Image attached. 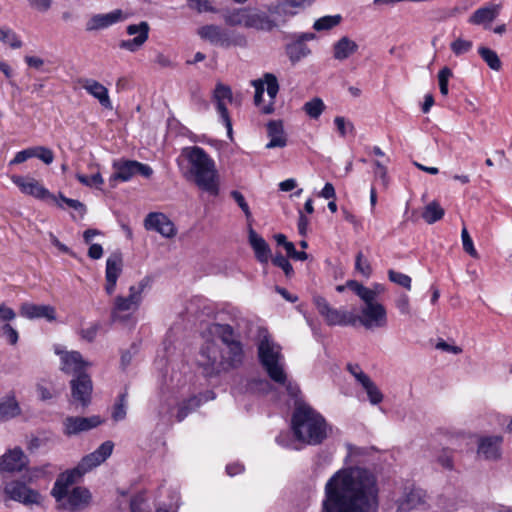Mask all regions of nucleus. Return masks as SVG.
<instances>
[{
  "label": "nucleus",
  "instance_id": "obj_20",
  "mask_svg": "<svg viewBox=\"0 0 512 512\" xmlns=\"http://www.w3.org/2000/svg\"><path fill=\"white\" fill-rule=\"evenodd\" d=\"M101 423L102 420L99 416H69L63 420V433L70 437L81 432L91 430L99 426Z\"/></svg>",
  "mask_w": 512,
  "mask_h": 512
},
{
  "label": "nucleus",
  "instance_id": "obj_43",
  "mask_svg": "<svg viewBox=\"0 0 512 512\" xmlns=\"http://www.w3.org/2000/svg\"><path fill=\"white\" fill-rule=\"evenodd\" d=\"M341 20L342 17L339 14L323 16L314 22L313 28L316 31L330 30L339 25Z\"/></svg>",
  "mask_w": 512,
  "mask_h": 512
},
{
  "label": "nucleus",
  "instance_id": "obj_1",
  "mask_svg": "<svg viewBox=\"0 0 512 512\" xmlns=\"http://www.w3.org/2000/svg\"><path fill=\"white\" fill-rule=\"evenodd\" d=\"M379 483L362 467L338 470L327 481L321 512H378Z\"/></svg>",
  "mask_w": 512,
  "mask_h": 512
},
{
  "label": "nucleus",
  "instance_id": "obj_32",
  "mask_svg": "<svg viewBox=\"0 0 512 512\" xmlns=\"http://www.w3.org/2000/svg\"><path fill=\"white\" fill-rule=\"evenodd\" d=\"M267 134L270 141L266 144L267 149L283 148L287 145V138L281 121H270L267 124Z\"/></svg>",
  "mask_w": 512,
  "mask_h": 512
},
{
  "label": "nucleus",
  "instance_id": "obj_21",
  "mask_svg": "<svg viewBox=\"0 0 512 512\" xmlns=\"http://www.w3.org/2000/svg\"><path fill=\"white\" fill-rule=\"evenodd\" d=\"M127 18L128 14L124 13L121 9H115L105 14H95L86 22V30L97 31L105 29Z\"/></svg>",
  "mask_w": 512,
  "mask_h": 512
},
{
  "label": "nucleus",
  "instance_id": "obj_6",
  "mask_svg": "<svg viewBox=\"0 0 512 512\" xmlns=\"http://www.w3.org/2000/svg\"><path fill=\"white\" fill-rule=\"evenodd\" d=\"M257 348L259 360L268 376L274 382L284 384L286 382V372L284 356L281 352L282 348L265 329L259 330Z\"/></svg>",
  "mask_w": 512,
  "mask_h": 512
},
{
  "label": "nucleus",
  "instance_id": "obj_10",
  "mask_svg": "<svg viewBox=\"0 0 512 512\" xmlns=\"http://www.w3.org/2000/svg\"><path fill=\"white\" fill-rule=\"evenodd\" d=\"M313 303L329 326H348L356 323L357 318L351 312L333 308L322 296H314Z\"/></svg>",
  "mask_w": 512,
  "mask_h": 512
},
{
  "label": "nucleus",
  "instance_id": "obj_23",
  "mask_svg": "<svg viewBox=\"0 0 512 512\" xmlns=\"http://www.w3.org/2000/svg\"><path fill=\"white\" fill-rule=\"evenodd\" d=\"M19 312L22 317L29 320L45 319L48 322L56 320V310L51 305L24 302L20 305Z\"/></svg>",
  "mask_w": 512,
  "mask_h": 512
},
{
  "label": "nucleus",
  "instance_id": "obj_47",
  "mask_svg": "<svg viewBox=\"0 0 512 512\" xmlns=\"http://www.w3.org/2000/svg\"><path fill=\"white\" fill-rule=\"evenodd\" d=\"M334 124L341 137H346L348 134H354V124L343 116H336L334 118Z\"/></svg>",
  "mask_w": 512,
  "mask_h": 512
},
{
  "label": "nucleus",
  "instance_id": "obj_16",
  "mask_svg": "<svg viewBox=\"0 0 512 512\" xmlns=\"http://www.w3.org/2000/svg\"><path fill=\"white\" fill-rule=\"evenodd\" d=\"M144 287L145 285L143 283L137 286H131L127 297L117 296L115 298L112 311L113 319H116L120 313L135 311L139 307L142 301Z\"/></svg>",
  "mask_w": 512,
  "mask_h": 512
},
{
  "label": "nucleus",
  "instance_id": "obj_37",
  "mask_svg": "<svg viewBox=\"0 0 512 512\" xmlns=\"http://www.w3.org/2000/svg\"><path fill=\"white\" fill-rule=\"evenodd\" d=\"M211 332L217 335L222 341L223 346L229 345L232 342H240L234 333L233 328L227 324H213Z\"/></svg>",
  "mask_w": 512,
  "mask_h": 512
},
{
  "label": "nucleus",
  "instance_id": "obj_19",
  "mask_svg": "<svg viewBox=\"0 0 512 512\" xmlns=\"http://www.w3.org/2000/svg\"><path fill=\"white\" fill-rule=\"evenodd\" d=\"M11 181L20 189L23 194L40 200L53 199L55 197L37 180L31 177L13 175Z\"/></svg>",
  "mask_w": 512,
  "mask_h": 512
},
{
  "label": "nucleus",
  "instance_id": "obj_58",
  "mask_svg": "<svg viewBox=\"0 0 512 512\" xmlns=\"http://www.w3.org/2000/svg\"><path fill=\"white\" fill-rule=\"evenodd\" d=\"M355 268L365 277H369L371 274L370 263L361 252L356 256Z\"/></svg>",
  "mask_w": 512,
  "mask_h": 512
},
{
  "label": "nucleus",
  "instance_id": "obj_8",
  "mask_svg": "<svg viewBox=\"0 0 512 512\" xmlns=\"http://www.w3.org/2000/svg\"><path fill=\"white\" fill-rule=\"evenodd\" d=\"M198 35L210 43L228 48L230 46H245L246 38L216 25H205L198 29Z\"/></svg>",
  "mask_w": 512,
  "mask_h": 512
},
{
  "label": "nucleus",
  "instance_id": "obj_61",
  "mask_svg": "<svg viewBox=\"0 0 512 512\" xmlns=\"http://www.w3.org/2000/svg\"><path fill=\"white\" fill-rule=\"evenodd\" d=\"M231 196L238 204V206L241 208V210L244 212L247 220H250L252 218V214L243 194L235 190L231 192Z\"/></svg>",
  "mask_w": 512,
  "mask_h": 512
},
{
  "label": "nucleus",
  "instance_id": "obj_4",
  "mask_svg": "<svg viewBox=\"0 0 512 512\" xmlns=\"http://www.w3.org/2000/svg\"><path fill=\"white\" fill-rule=\"evenodd\" d=\"M292 430L295 437L306 444H320L328 434L323 416L306 403L297 404L292 416Z\"/></svg>",
  "mask_w": 512,
  "mask_h": 512
},
{
  "label": "nucleus",
  "instance_id": "obj_51",
  "mask_svg": "<svg viewBox=\"0 0 512 512\" xmlns=\"http://www.w3.org/2000/svg\"><path fill=\"white\" fill-rule=\"evenodd\" d=\"M0 334L7 340L10 345H16L19 340L18 331L9 323L0 327Z\"/></svg>",
  "mask_w": 512,
  "mask_h": 512
},
{
  "label": "nucleus",
  "instance_id": "obj_18",
  "mask_svg": "<svg viewBox=\"0 0 512 512\" xmlns=\"http://www.w3.org/2000/svg\"><path fill=\"white\" fill-rule=\"evenodd\" d=\"M150 26L147 22L142 21L139 24H131L126 28L128 35H136L133 39L122 40L119 42L121 49L129 52L138 51L148 40Z\"/></svg>",
  "mask_w": 512,
  "mask_h": 512
},
{
  "label": "nucleus",
  "instance_id": "obj_27",
  "mask_svg": "<svg viewBox=\"0 0 512 512\" xmlns=\"http://www.w3.org/2000/svg\"><path fill=\"white\" fill-rule=\"evenodd\" d=\"M82 88L92 97L98 100L100 105L108 110L113 108L108 89L94 79H84Z\"/></svg>",
  "mask_w": 512,
  "mask_h": 512
},
{
  "label": "nucleus",
  "instance_id": "obj_5",
  "mask_svg": "<svg viewBox=\"0 0 512 512\" xmlns=\"http://www.w3.org/2000/svg\"><path fill=\"white\" fill-rule=\"evenodd\" d=\"M114 443L110 440L103 442L94 452L84 456L76 468L62 473L56 480L52 495L60 499L66 488L74 484L83 474L104 463L112 454Z\"/></svg>",
  "mask_w": 512,
  "mask_h": 512
},
{
  "label": "nucleus",
  "instance_id": "obj_22",
  "mask_svg": "<svg viewBox=\"0 0 512 512\" xmlns=\"http://www.w3.org/2000/svg\"><path fill=\"white\" fill-rule=\"evenodd\" d=\"M5 493L13 500L23 504H38L40 502V494L27 487L25 484L13 481L5 486Z\"/></svg>",
  "mask_w": 512,
  "mask_h": 512
},
{
  "label": "nucleus",
  "instance_id": "obj_39",
  "mask_svg": "<svg viewBox=\"0 0 512 512\" xmlns=\"http://www.w3.org/2000/svg\"><path fill=\"white\" fill-rule=\"evenodd\" d=\"M249 8L234 9L225 14L224 20L230 26H247Z\"/></svg>",
  "mask_w": 512,
  "mask_h": 512
},
{
  "label": "nucleus",
  "instance_id": "obj_52",
  "mask_svg": "<svg viewBox=\"0 0 512 512\" xmlns=\"http://www.w3.org/2000/svg\"><path fill=\"white\" fill-rule=\"evenodd\" d=\"M388 278L391 282L396 283L406 288L407 290L411 289V278L406 274L394 270H389Z\"/></svg>",
  "mask_w": 512,
  "mask_h": 512
},
{
  "label": "nucleus",
  "instance_id": "obj_62",
  "mask_svg": "<svg viewBox=\"0 0 512 512\" xmlns=\"http://www.w3.org/2000/svg\"><path fill=\"white\" fill-rule=\"evenodd\" d=\"M395 305L402 315H410L411 314L410 300L406 294L400 295L396 299Z\"/></svg>",
  "mask_w": 512,
  "mask_h": 512
},
{
  "label": "nucleus",
  "instance_id": "obj_33",
  "mask_svg": "<svg viewBox=\"0 0 512 512\" xmlns=\"http://www.w3.org/2000/svg\"><path fill=\"white\" fill-rule=\"evenodd\" d=\"M424 503V494L419 489H412L397 501V512H408Z\"/></svg>",
  "mask_w": 512,
  "mask_h": 512
},
{
  "label": "nucleus",
  "instance_id": "obj_29",
  "mask_svg": "<svg viewBox=\"0 0 512 512\" xmlns=\"http://www.w3.org/2000/svg\"><path fill=\"white\" fill-rule=\"evenodd\" d=\"M313 0H279V2L269 9L272 15L279 17H290L298 13L305 6L311 4Z\"/></svg>",
  "mask_w": 512,
  "mask_h": 512
},
{
  "label": "nucleus",
  "instance_id": "obj_25",
  "mask_svg": "<svg viewBox=\"0 0 512 512\" xmlns=\"http://www.w3.org/2000/svg\"><path fill=\"white\" fill-rule=\"evenodd\" d=\"M123 260L119 253L110 255L106 260L105 290L108 295H112L115 291L117 280L122 273Z\"/></svg>",
  "mask_w": 512,
  "mask_h": 512
},
{
  "label": "nucleus",
  "instance_id": "obj_11",
  "mask_svg": "<svg viewBox=\"0 0 512 512\" xmlns=\"http://www.w3.org/2000/svg\"><path fill=\"white\" fill-rule=\"evenodd\" d=\"M114 173L110 180L129 181L134 175L140 174L145 178H149L153 174V169L144 163L135 160H117L113 162Z\"/></svg>",
  "mask_w": 512,
  "mask_h": 512
},
{
  "label": "nucleus",
  "instance_id": "obj_14",
  "mask_svg": "<svg viewBox=\"0 0 512 512\" xmlns=\"http://www.w3.org/2000/svg\"><path fill=\"white\" fill-rule=\"evenodd\" d=\"M233 100L232 90L229 86L219 83L213 93V101L216 104L217 112L221 121L227 129L229 138H232V122L229 116L227 105Z\"/></svg>",
  "mask_w": 512,
  "mask_h": 512
},
{
  "label": "nucleus",
  "instance_id": "obj_57",
  "mask_svg": "<svg viewBox=\"0 0 512 512\" xmlns=\"http://www.w3.org/2000/svg\"><path fill=\"white\" fill-rule=\"evenodd\" d=\"M187 3L189 8L196 10L198 13L214 11L210 0H188Z\"/></svg>",
  "mask_w": 512,
  "mask_h": 512
},
{
  "label": "nucleus",
  "instance_id": "obj_60",
  "mask_svg": "<svg viewBox=\"0 0 512 512\" xmlns=\"http://www.w3.org/2000/svg\"><path fill=\"white\" fill-rule=\"evenodd\" d=\"M359 297L364 302V305H372L379 303L377 301L378 291L371 290L370 288H367L365 286L363 289L360 290Z\"/></svg>",
  "mask_w": 512,
  "mask_h": 512
},
{
  "label": "nucleus",
  "instance_id": "obj_3",
  "mask_svg": "<svg viewBox=\"0 0 512 512\" xmlns=\"http://www.w3.org/2000/svg\"><path fill=\"white\" fill-rule=\"evenodd\" d=\"M244 359L241 342L218 347L214 342H207L200 350L198 363L206 375L212 376L222 371L239 367Z\"/></svg>",
  "mask_w": 512,
  "mask_h": 512
},
{
  "label": "nucleus",
  "instance_id": "obj_48",
  "mask_svg": "<svg viewBox=\"0 0 512 512\" xmlns=\"http://www.w3.org/2000/svg\"><path fill=\"white\" fill-rule=\"evenodd\" d=\"M127 394L123 393L119 395L117 402L114 405L112 418L114 421L118 422L123 420L126 417V401Z\"/></svg>",
  "mask_w": 512,
  "mask_h": 512
},
{
  "label": "nucleus",
  "instance_id": "obj_34",
  "mask_svg": "<svg viewBox=\"0 0 512 512\" xmlns=\"http://www.w3.org/2000/svg\"><path fill=\"white\" fill-rule=\"evenodd\" d=\"M358 44L350 38L344 36L333 45V57L336 60L343 61L356 53Z\"/></svg>",
  "mask_w": 512,
  "mask_h": 512
},
{
  "label": "nucleus",
  "instance_id": "obj_35",
  "mask_svg": "<svg viewBox=\"0 0 512 512\" xmlns=\"http://www.w3.org/2000/svg\"><path fill=\"white\" fill-rule=\"evenodd\" d=\"M360 378V385L366 392L370 404H380L384 399V395L378 388V386L374 383V381H372V379L368 375H360Z\"/></svg>",
  "mask_w": 512,
  "mask_h": 512
},
{
  "label": "nucleus",
  "instance_id": "obj_31",
  "mask_svg": "<svg viewBox=\"0 0 512 512\" xmlns=\"http://www.w3.org/2000/svg\"><path fill=\"white\" fill-rule=\"evenodd\" d=\"M249 243L255 253L256 259L262 264H267L271 258V250L264 238L258 235L253 229H250Z\"/></svg>",
  "mask_w": 512,
  "mask_h": 512
},
{
  "label": "nucleus",
  "instance_id": "obj_54",
  "mask_svg": "<svg viewBox=\"0 0 512 512\" xmlns=\"http://www.w3.org/2000/svg\"><path fill=\"white\" fill-rule=\"evenodd\" d=\"M34 157L40 159L45 164L49 165L54 160L53 151L44 146L32 147Z\"/></svg>",
  "mask_w": 512,
  "mask_h": 512
},
{
  "label": "nucleus",
  "instance_id": "obj_45",
  "mask_svg": "<svg viewBox=\"0 0 512 512\" xmlns=\"http://www.w3.org/2000/svg\"><path fill=\"white\" fill-rule=\"evenodd\" d=\"M0 40L13 49L22 47V41L19 39L17 34L9 28L0 27Z\"/></svg>",
  "mask_w": 512,
  "mask_h": 512
},
{
  "label": "nucleus",
  "instance_id": "obj_63",
  "mask_svg": "<svg viewBox=\"0 0 512 512\" xmlns=\"http://www.w3.org/2000/svg\"><path fill=\"white\" fill-rule=\"evenodd\" d=\"M374 174L376 178H379L383 184L384 187L388 186V175H387V168L381 164L379 161H374Z\"/></svg>",
  "mask_w": 512,
  "mask_h": 512
},
{
  "label": "nucleus",
  "instance_id": "obj_46",
  "mask_svg": "<svg viewBox=\"0 0 512 512\" xmlns=\"http://www.w3.org/2000/svg\"><path fill=\"white\" fill-rule=\"evenodd\" d=\"M473 42L471 40L463 39L461 37L456 38L450 44V49L455 56H461L471 51Z\"/></svg>",
  "mask_w": 512,
  "mask_h": 512
},
{
  "label": "nucleus",
  "instance_id": "obj_15",
  "mask_svg": "<svg viewBox=\"0 0 512 512\" xmlns=\"http://www.w3.org/2000/svg\"><path fill=\"white\" fill-rule=\"evenodd\" d=\"M69 487L70 486L66 488L65 494L60 499L53 496L56 501L59 502L63 508L73 511L86 508L91 501V493L89 490L84 487H75L69 491Z\"/></svg>",
  "mask_w": 512,
  "mask_h": 512
},
{
  "label": "nucleus",
  "instance_id": "obj_26",
  "mask_svg": "<svg viewBox=\"0 0 512 512\" xmlns=\"http://www.w3.org/2000/svg\"><path fill=\"white\" fill-rule=\"evenodd\" d=\"M502 436H484L478 441L477 454L486 460H497L501 456Z\"/></svg>",
  "mask_w": 512,
  "mask_h": 512
},
{
  "label": "nucleus",
  "instance_id": "obj_2",
  "mask_svg": "<svg viewBox=\"0 0 512 512\" xmlns=\"http://www.w3.org/2000/svg\"><path fill=\"white\" fill-rule=\"evenodd\" d=\"M181 156L187 165L183 176L201 190L216 196L219 193V175L214 159L201 147H185Z\"/></svg>",
  "mask_w": 512,
  "mask_h": 512
},
{
  "label": "nucleus",
  "instance_id": "obj_41",
  "mask_svg": "<svg viewBox=\"0 0 512 512\" xmlns=\"http://www.w3.org/2000/svg\"><path fill=\"white\" fill-rule=\"evenodd\" d=\"M325 108V103L319 97H314L303 105V111L312 119H318Z\"/></svg>",
  "mask_w": 512,
  "mask_h": 512
},
{
  "label": "nucleus",
  "instance_id": "obj_12",
  "mask_svg": "<svg viewBox=\"0 0 512 512\" xmlns=\"http://www.w3.org/2000/svg\"><path fill=\"white\" fill-rule=\"evenodd\" d=\"M358 320L368 330L385 328L388 324L386 308L381 303L363 305Z\"/></svg>",
  "mask_w": 512,
  "mask_h": 512
},
{
  "label": "nucleus",
  "instance_id": "obj_53",
  "mask_svg": "<svg viewBox=\"0 0 512 512\" xmlns=\"http://www.w3.org/2000/svg\"><path fill=\"white\" fill-rule=\"evenodd\" d=\"M76 178L81 184L88 186V187H100L104 182V180L99 172L95 173L91 176L77 174Z\"/></svg>",
  "mask_w": 512,
  "mask_h": 512
},
{
  "label": "nucleus",
  "instance_id": "obj_30",
  "mask_svg": "<svg viewBox=\"0 0 512 512\" xmlns=\"http://www.w3.org/2000/svg\"><path fill=\"white\" fill-rule=\"evenodd\" d=\"M277 25L276 20L271 19L265 12L249 9L246 28L261 31H271Z\"/></svg>",
  "mask_w": 512,
  "mask_h": 512
},
{
  "label": "nucleus",
  "instance_id": "obj_59",
  "mask_svg": "<svg viewBox=\"0 0 512 512\" xmlns=\"http://www.w3.org/2000/svg\"><path fill=\"white\" fill-rule=\"evenodd\" d=\"M461 238H462L463 249L472 257L477 258L478 253L474 247L473 241H472L466 228L462 229Z\"/></svg>",
  "mask_w": 512,
  "mask_h": 512
},
{
  "label": "nucleus",
  "instance_id": "obj_7",
  "mask_svg": "<svg viewBox=\"0 0 512 512\" xmlns=\"http://www.w3.org/2000/svg\"><path fill=\"white\" fill-rule=\"evenodd\" d=\"M255 88L254 102L260 107L262 113L270 114L274 111V100L279 92V84L276 76L265 73L262 79L251 82Z\"/></svg>",
  "mask_w": 512,
  "mask_h": 512
},
{
  "label": "nucleus",
  "instance_id": "obj_50",
  "mask_svg": "<svg viewBox=\"0 0 512 512\" xmlns=\"http://www.w3.org/2000/svg\"><path fill=\"white\" fill-rule=\"evenodd\" d=\"M452 76H453L452 70L448 67H444L438 72V83H439L440 93L443 96L448 95V92H449L448 82Z\"/></svg>",
  "mask_w": 512,
  "mask_h": 512
},
{
  "label": "nucleus",
  "instance_id": "obj_55",
  "mask_svg": "<svg viewBox=\"0 0 512 512\" xmlns=\"http://www.w3.org/2000/svg\"><path fill=\"white\" fill-rule=\"evenodd\" d=\"M17 317L16 311L6 303H0V323L1 325L14 321Z\"/></svg>",
  "mask_w": 512,
  "mask_h": 512
},
{
  "label": "nucleus",
  "instance_id": "obj_9",
  "mask_svg": "<svg viewBox=\"0 0 512 512\" xmlns=\"http://www.w3.org/2000/svg\"><path fill=\"white\" fill-rule=\"evenodd\" d=\"M54 353L59 357L60 369L66 374L74 375L86 374L85 371L91 366V363L83 358L80 352L67 350L66 347L56 344L53 347Z\"/></svg>",
  "mask_w": 512,
  "mask_h": 512
},
{
  "label": "nucleus",
  "instance_id": "obj_56",
  "mask_svg": "<svg viewBox=\"0 0 512 512\" xmlns=\"http://www.w3.org/2000/svg\"><path fill=\"white\" fill-rule=\"evenodd\" d=\"M272 262L275 266L281 268L287 277H291L294 273L293 267L286 257L281 254L276 255Z\"/></svg>",
  "mask_w": 512,
  "mask_h": 512
},
{
  "label": "nucleus",
  "instance_id": "obj_49",
  "mask_svg": "<svg viewBox=\"0 0 512 512\" xmlns=\"http://www.w3.org/2000/svg\"><path fill=\"white\" fill-rule=\"evenodd\" d=\"M435 461L445 470L454 468L453 452L450 449H442L437 454Z\"/></svg>",
  "mask_w": 512,
  "mask_h": 512
},
{
  "label": "nucleus",
  "instance_id": "obj_36",
  "mask_svg": "<svg viewBox=\"0 0 512 512\" xmlns=\"http://www.w3.org/2000/svg\"><path fill=\"white\" fill-rule=\"evenodd\" d=\"M21 413L19 404L14 396H7L0 400V420H8Z\"/></svg>",
  "mask_w": 512,
  "mask_h": 512
},
{
  "label": "nucleus",
  "instance_id": "obj_28",
  "mask_svg": "<svg viewBox=\"0 0 512 512\" xmlns=\"http://www.w3.org/2000/svg\"><path fill=\"white\" fill-rule=\"evenodd\" d=\"M501 10L500 4L489 3L478 8L468 19L472 25H484L488 27L499 15Z\"/></svg>",
  "mask_w": 512,
  "mask_h": 512
},
{
  "label": "nucleus",
  "instance_id": "obj_17",
  "mask_svg": "<svg viewBox=\"0 0 512 512\" xmlns=\"http://www.w3.org/2000/svg\"><path fill=\"white\" fill-rule=\"evenodd\" d=\"M144 227L148 231H155L164 238H173L177 234L174 223L161 212H151L144 219Z\"/></svg>",
  "mask_w": 512,
  "mask_h": 512
},
{
  "label": "nucleus",
  "instance_id": "obj_44",
  "mask_svg": "<svg viewBox=\"0 0 512 512\" xmlns=\"http://www.w3.org/2000/svg\"><path fill=\"white\" fill-rule=\"evenodd\" d=\"M201 404V399L197 396H192L189 399L181 402L178 406V412L176 418L178 421H182L192 410L197 408Z\"/></svg>",
  "mask_w": 512,
  "mask_h": 512
},
{
  "label": "nucleus",
  "instance_id": "obj_13",
  "mask_svg": "<svg viewBox=\"0 0 512 512\" xmlns=\"http://www.w3.org/2000/svg\"><path fill=\"white\" fill-rule=\"evenodd\" d=\"M71 403L82 408L91 402L93 383L88 374H80L70 381Z\"/></svg>",
  "mask_w": 512,
  "mask_h": 512
},
{
  "label": "nucleus",
  "instance_id": "obj_64",
  "mask_svg": "<svg viewBox=\"0 0 512 512\" xmlns=\"http://www.w3.org/2000/svg\"><path fill=\"white\" fill-rule=\"evenodd\" d=\"M32 157H34L32 148L24 149L16 153L14 158L10 161L9 165H17L23 163Z\"/></svg>",
  "mask_w": 512,
  "mask_h": 512
},
{
  "label": "nucleus",
  "instance_id": "obj_42",
  "mask_svg": "<svg viewBox=\"0 0 512 512\" xmlns=\"http://www.w3.org/2000/svg\"><path fill=\"white\" fill-rule=\"evenodd\" d=\"M478 53L492 70L501 69V61L494 50L481 46L478 48Z\"/></svg>",
  "mask_w": 512,
  "mask_h": 512
},
{
  "label": "nucleus",
  "instance_id": "obj_38",
  "mask_svg": "<svg viewBox=\"0 0 512 512\" xmlns=\"http://www.w3.org/2000/svg\"><path fill=\"white\" fill-rule=\"evenodd\" d=\"M286 53L292 63L307 57L311 51L302 41H295L286 47Z\"/></svg>",
  "mask_w": 512,
  "mask_h": 512
},
{
  "label": "nucleus",
  "instance_id": "obj_40",
  "mask_svg": "<svg viewBox=\"0 0 512 512\" xmlns=\"http://www.w3.org/2000/svg\"><path fill=\"white\" fill-rule=\"evenodd\" d=\"M445 214L444 209L440 206L439 203L433 201L429 203L422 213V217L428 224H433L443 218Z\"/></svg>",
  "mask_w": 512,
  "mask_h": 512
},
{
  "label": "nucleus",
  "instance_id": "obj_24",
  "mask_svg": "<svg viewBox=\"0 0 512 512\" xmlns=\"http://www.w3.org/2000/svg\"><path fill=\"white\" fill-rule=\"evenodd\" d=\"M28 464V458L20 447L7 450L0 456V471L18 472Z\"/></svg>",
  "mask_w": 512,
  "mask_h": 512
}]
</instances>
